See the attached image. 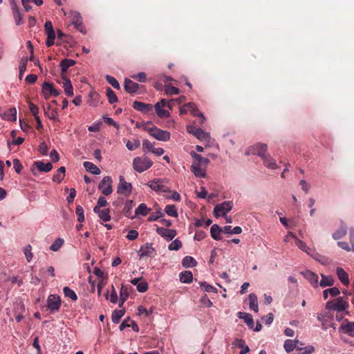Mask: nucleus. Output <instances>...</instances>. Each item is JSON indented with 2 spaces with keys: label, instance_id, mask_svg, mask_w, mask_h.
I'll return each instance as SVG.
<instances>
[{
  "label": "nucleus",
  "instance_id": "69168bd1",
  "mask_svg": "<svg viewBox=\"0 0 354 354\" xmlns=\"http://www.w3.org/2000/svg\"><path fill=\"white\" fill-rule=\"evenodd\" d=\"M137 290L140 292H145L148 290V283L144 280H141L140 282L136 286Z\"/></svg>",
  "mask_w": 354,
  "mask_h": 354
},
{
  "label": "nucleus",
  "instance_id": "a19ab883",
  "mask_svg": "<svg viewBox=\"0 0 354 354\" xmlns=\"http://www.w3.org/2000/svg\"><path fill=\"white\" fill-rule=\"evenodd\" d=\"M196 261L190 256H186L183 259L182 265L185 268H192L196 266Z\"/></svg>",
  "mask_w": 354,
  "mask_h": 354
},
{
  "label": "nucleus",
  "instance_id": "4d7b16f0",
  "mask_svg": "<svg viewBox=\"0 0 354 354\" xmlns=\"http://www.w3.org/2000/svg\"><path fill=\"white\" fill-rule=\"evenodd\" d=\"M182 247V242L178 239L173 241L168 246L169 250H178Z\"/></svg>",
  "mask_w": 354,
  "mask_h": 354
},
{
  "label": "nucleus",
  "instance_id": "a18cd8bd",
  "mask_svg": "<svg viewBox=\"0 0 354 354\" xmlns=\"http://www.w3.org/2000/svg\"><path fill=\"white\" fill-rule=\"evenodd\" d=\"M283 347L287 353H290L297 348L296 342L292 339H287L284 342Z\"/></svg>",
  "mask_w": 354,
  "mask_h": 354
},
{
  "label": "nucleus",
  "instance_id": "aec40b11",
  "mask_svg": "<svg viewBox=\"0 0 354 354\" xmlns=\"http://www.w3.org/2000/svg\"><path fill=\"white\" fill-rule=\"evenodd\" d=\"M336 274L342 284L346 286L349 285L350 280L348 274L342 268L338 267L336 270Z\"/></svg>",
  "mask_w": 354,
  "mask_h": 354
},
{
  "label": "nucleus",
  "instance_id": "7c9ffc66",
  "mask_svg": "<svg viewBox=\"0 0 354 354\" xmlns=\"http://www.w3.org/2000/svg\"><path fill=\"white\" fill-rule=\"evenodd\" d=\"M44 114L50 120H58V113H57V110L52 109L50 105H48L47 106V108H44Z\"/></svg>",
  "mask_w": 354,
  "mask_h": 354
},
{
  "label": "nucleus",
  "instance_id": "f3484780",
  "mask_svg": "<svg viewBox=\"0 0 354 354\" xmlns=\"http://www.w3.org/2000/svg\"><path fill=\"white\" fill-rule=\"evenodd\" d=\"M186 107H187L188 111H189L194 116L199 117L200 124H202L204 122L205 118L203 113L199 112L197 106L194 103L189 102L186 104Z\"/></svg>",
  "mask_w": 354,
  "mask_h": 354
},
{
  "label": "nucleus",
  "instance_id": "423d86ee",
  "mask_svg": "<svg viewBox=\"0 0 354 354\" xmlns=\"http://www.w3.org/2000/svg\"><path fill=\"white\" fill-rule=\"evenodd\" d=\"M148 133L158 140L167 141L170 139V133L169 131L162 130L156 127L153 129L148 130Z\"/></svg>",
  "mask_w": 354,
  "mask_h": 354
},
{
  "label": "nucleus",
  "instance_id": "c756f323",
  "mask_svg": "<svg viewBox=\"0 0 354 354\" xmlns=\"http://www.w3.org/2000/svg\"><path fill=\"white\" fill-rule=\"evenodd\" d=\"M339 329L348 335L354 337V322H348L346 324H342Z\"/></svg>",
  "mask_w": 354,
  "mask_h": 354
},
{
  "label": "nucleus",
  "instance_id": "5fc2aeb1",
  "mask_svg": "<svg viewBox=\"0 0 354 354\" xmlns=\"http://www.w3.org/2000/svg\"><path fill=\"white\" fill-rule=\"evenodd\" d=\"M105 78H106V80L108 82V83L110 84L114 88H115V89L120 88L119 82L114 77L106 75Z\"/></svg>",
  "mask_w": 354,
  "mask_h": 354
},
{
  "label": "nucleus",
  "instance_id": "e2e57ef3",
  "mask_svg": "<svg viewBox=\"0 0 354 354\" xmlns=\"http://www.w3.org/2000/svg\"><path fill=\"white\" fill-rule=\"evenodd\" d=\"M28 108L35 118L39 117V108L37 105L31 102H28Z\"/></svg>",
  "mask_w": 354,
  "mask_h": 354
},
{
  "label": "nucleus",
  "instance_id": "0eeeda50",
  "mask_svg": "<svg viewBox=\"0 0 354 354\" xmlns=\"http://www.w3.org/2000/svg\"><path fill=\"white\" fill-rule=\"evenodd\" d=\"M119 183L118 185V193L124 196H129L132 192V185L130 183H127L124 176H120Z\"/></svg>",
  "mask_w": 354,
  "mask_h": 354
},
{
  "label": "nucleus",
  "instance_id": "9b49d317",
  "mask_svg": "<svg viewBox=\"0 0 354 354\" xmlns=\"http://www.w3.org/2000/svg\"><path fill=\"white\" fill-rule=\"evenodd\" d=\"M35 167L37 169L38 171L41 172H48L53 169V165L50 162L45 163L41 160L35 161L30 168V170L34 176H37Z\"/></svg>",
  "mask_w": 354,
  "mask_h": 354
},
{
  "label": "nucleus",
  "instance_id": "ddd939ff",
  "mask_svg": "<svg viewBox=\"0 0 354 354\" xmlns=\"http://www.w3.org/2000/svg\"><path fill=\"white\" fill-rule=\"evenodd\" d=\"M41 90L46 99H48L51 95L57 97L60 93L58 90L54 88L53 84L49 82H44Z\"/></svg>",
  "mask_w": 354,
  "mask_h": 354
},
{
  "label": "nucleus",
  "instance_id": "bb28decb",
  "mask_svg": "<svg viewBox=\"0 0 354 354\" xmlns=\"http://www.w3.org/2000/svg\"><path fill=\"white\" fill-rule=\"evenodd\" d=\"M134 203L133 201L131 200H127L125 203H124V207L123 208V210H122V212H123V214L127 216V217H129L131 218H133L135 217L131 216V209L133 208V207L134 206Z\"/></svg>",
  "mask_w": 354,
  "mask_h": 354
},
{
  "label": "nucleus",
  "instance_id": "72a5a7b5",
  "mask_svg": "<svg viewBox=\"0 0 354 354\" xmlns=\"http://www.w3.org/2000/svg\"><path fill=\"white\" fill-rule=\"evenodd\" d=\"M72 22L77 28H79L82 32H83V30L81 28L82 20L80 13L77 12H72Z\"/></svg>",
  "mask_w": 354,
  "mask_h": 354
},
{
  "label": "nucleus",
  "instance_id": "393cba45",
  "mask_svg": "<svg viewBox=\"0 0 354 354\" xmlns=\"http://www.w3.org/2000/svg\"><path fill=\"white\" fill-rule=\"evenodd\" d=\"M62 77L64 80L63 88L64 89L65 93L68 96H73V88L72 84L71 82V80L68 78H67L66 75H62Z\"/></svg>",
  "mask_w": 354,
  "mask_h": 354
},
{
  "label": "nucleus",
  "instance_id": "473e14b6",
  "mask_svg": "<svg viewBox=\"0 0 354 354\" xmlns=\"http://www.w3.org/2000/svg\"><path fill=\"white\" fill-rule=\"evenodd\" d=\"M83 165L87 171H89L91 174H95V175L100 174V169L93 163H92L91 162L86 161L84 162Z\"/></svg>",
  "mask_w": 354,
  "mask_h": 354
},
{
  "label": "nucleus",
  "instance_id": "58836bf2",
  "mask_svg": "<svg viewBox=\"0 0 354 354\" xmlns=\"http://www.w3.org/2000/svg\"><path fill=\"white\" fill-rule=\"evenodd\" d=\"M28 62V57H24L20 61L19 66V78L20 80L22 79L23 75H24L25 71H26V66H27Z\"/></svg>",
  "mask_w": 354,
  "mask_h": 354
},
{
  "label": "nucleus",
  "instance_id": "2f4dec72",
  "mask_svg": "<svg viewBox=\"0 0 354 354\" xmlns=\"http://www.w3.org/2000/svg\"><path fill=\"white\" fill-rule=\"evenodd\" d=\"M262 159L266 167L271 169H274L277 167L275 160L269 154L266 155Z\"/></svg>",
  "mask_w": 354,
  "mask_h": 354
},
{
  "label": "nucleus",
  "instance_id": "5701e85b",
  "mask_svg": "<svg viewBox=\"0 0 354 354\" xmlns=\"http://www.w3.org/2000/svg\"><path fill=\"white\" fill-rule=\"evenodd\" d=\"M191 156L193 158L194 162L205 167V169L210 162L208 158L202 157L200 154H198L194 151L191 153Z\"/></svg>",
  "mask_w": 354,
  "mask_h": 354
},
{
  "label": "nucleus",
  "instance_id": "b1692460",
  "mask_svg": "<svg viewBox=\"0 0 354 354\" xmlns=\"http://www.w3.org/2000/svg\"><path fill=\"white\" fill-rule=\"evenodd\" d=\"M237 315L239 319H242L244 320L245 323L248 325V326L250 328H254V320H253L252 316L250 314L246 313L239 312Z\"/></svg>",
  "mask_w": 354,
  "mask_h": 354
},
{
  "label": "nucleus",
  "instance_id": "c85d7f7f",
  "mask_svg": "<svg viewBox=\"0 0 354 354\" xmlns=\"http://www.w3.org/2000/svg\"><path fill=\"white\" fill-rule=\"evenodd\" d=\"M347 233V227L346 225H342L332 235L333 238L335 240L340 239L345 236Z\"/></svg>",
  "mask_w": 354,
  "mask_h": 354
},
{
  "label": "nucleus",
  "instance_id": "052dcab7",
  "mask_svg": "<svg viewBox=\"0 0 354 354\" xmlns=\"http://www.w3.org/2000/svg\"><path fill=\"white\" fill-rule=\"evenodd\" d=\"M140 145L139 140H135L133 142L128 140L127 142L126 146L127 149L130 151H133L137 149Z\"/></svg>",
  "mask_w": 354,
  "mask_h": 354
},
{
  "label": "nucleus",
  "instance_id": "39448f33",
  "mask_svg": "<svg viewBox=\"0 0 354 354\" xmlns=\"http://www.w3.org/2000/svg\"><path fill=\"white\" fill-rule=\"evenodd\" d=\"M147 185L156 192H169V187L165 184V180L160 178H156L149 181Z\"/></svg>",
  "mask_w": 354,
  "mask_h": 354
},
{
  "label": "nucleus",
  "instance_id": "6e6d98bb",
  "mask_svg": "<svg viewBox=\"0 0 354 354\" xmlns=\"http://www.w3.org/2000/svg\"><path fill=\"white\" fill-rule=\"evenodd\" d=\"M131 324H133L135 327L138 329V325L135 323V322L132 319H131L129 317L127 319H125L122 324L120 326V330H123L127 327H130Z\"/></svg>",
  "mask_w": 354,
  "mask_h": 354
},
{
  "label": "nucleus",
  "instance_id": "680f3d73",
  "mask_svg": "<svg viewBox=\"0 0 354 354\" xmlns=\"http://www.w3.org/2000/svg\"><path fill=\"white\" fill-rule=\"evenodd\" d=\"M120 300H122V301H126L127 300L129 297V290L127 287L122 286L120 292Z\"/></svg>",
  "mask_w": 354,
  "mask_h": 354
},
{
  "label": "nucleus",
  "instance_id": "4c0bfd02",
  "mask_svg": "<svg viewBox=\"0 0 354 354\" xmlns=\"http://www.w3.org/2000/svg\"><path fill=\"white\" fill-rule=\"evenodd\" d=\"M94 212L97 213L99 217L105 222L111 220V216L109 214L110 210L109 208L104 209H99L98 211H94Z\"/></svg>",
  "mask_w": 354,
  "mask_h": 354
},
{
  "label": "nucleus",
  "instance_id": "13d9d810",
  "mask_svg": "<svg viewBox=\"0 0 354 354\" xmlns=\"http://www.w3.org/2000/svg\"><path fill=\"white\" fill-rule=\"evenodd\" d=\"M24 254L26 256L27 261L30 262L32 260V257H33V254H32V247H31V245H26L24 248Z\"/></svg>",
  "mask_w": 354,
  "mask_h": 354
},
{
  "label": "nucleus",
  "instance_id": "2eb2a0df",
  "mask_svg": "<svg viewBox=\"0 0 354 354\" xmlns=\"http://www.w3.org/2000/svg\"><path fill=\"white\" fill-rule=\"evenodd\" d=\"M266 150H267V145H266L262 144V143H258V144L252 146L249 149V151L247 153L248 154H249V153L256 154V155H258V156H261V158H262L266 155H267L266 153Z\"/></svg>",
  "mask_w": 354,
  "mask_h": 354
},
{
  "label": "nucleus",
  "instance_id": "4468645a",
  "mask_svg": "<svg viewBox=\"0 0 354 354\" xmlns=\"http://www.w3.org/2000/svg\"><path fill=\"white\" fill-rule=\"evenodd\" d=\"M156 232L162 237L165 238L167 241H171L176 236V231L175 230L162 227H158Z\"/></svg>",
  "mask_w": 354,
  "mask_h": 354
},
{
  "label": "nucleus",
  "instance_id": "6ab92c4d",
  "mask_svg": "<svg viewBox=\"0 0 354 354\" xmlns=\"http://www.w3.org/2000/svg\"><path fill=\"white\" fill-rule=\"evenodd\" d=\"M140 257H151L155 252V249L152 247V243H147L142 245L140 250Z\"/></svg>",
  "mask_w": 354,
  "mask_h": 354
},
{
  "label": "nucleus",
  "instance_id": "1a4fd4ad",
  "mask_svg": "<svg viewBox=\"0 0 354 354\" xmlns=\"http://www.w3.org/2000/svg\"><path fill=\"white\" fill-rule=\"evenodd\" d=\"M44 27L47 35L46 44L48 47H50L55 44V32L54 31L52 22L50 21H46Z\"/></svg>",
  "mask_w": 354,
  "mask_h": 354
},
{
  "label": "nucleus",
  "instance_id": "37998d69",
  "mask_svg": "<svg viewBox=\"0 0 354 354\" xmlns=\"http://www.w3.org/2000/svg\"><path fill=\"white\" fill-rule=\"evenodd\" d=\"M151 211L150 208H148L145 203H141L135 210V216L140 214L142 216H147Z\"/></svg>",
  "mask_w": 354,
  "mask_h": 354
},
{
  "label": "nucleus",
  "instance_id": "7ed1b4c3",
  "mask_svg": "<svg viewBox=\"0 0 354 354\" xmlns=\"http://www.w3.org/2000/svg\"><path fill=\"white\" fill-rule=\"evenodd\" d=\"M152 165L153 162L147 157H136L133 161V169L140 173L148 169L152 166Z\"/></svg>",
  "mask_w": 354,
  "mask_h": 354
},
{
  "label": "nucleus",
  "instance_id": "de8ad7c7",
  "mask_svg": "<svg viewBox=\"0 0 354 354\" xmlns=\"http://www.w3.org/2000/svg\"><path fill=\"white\" fill-rule=\"evenodd\" d=\"M105 297L106 299H109L110 301L113 304H116L118 302V295L113 285L111 286V293L110 295V297H109V291H106Z\"/></svg>",
  "mask_w": 354,
  "mask_h": 354
},
{
  "label": "nucleus",
  "instance_id": "20e7f679",
  "mask_svg": "<svg viewBox=\"0 0 354 354\" xmlns=\"http://www.w3.org/2000/svg\"><path fill=\"white\" fill-rule=\"evenodd\" d=\"M233 207L232 201H224L214 207V215L216 217L225 216Z\"/></svg>",
  "mask_w": 354,
  "mask_h": 354
},
{
  "label": "nucleus",
  "instance_id": "09e8293b",
  "mask_svg": "<svg viewBox=\"0 0 354 354\" xmlns=\"http://www.w3.org/2000/svg\"><path fill=\"white\" fill-rule=\"evenodd\" d=\"M64 241L61 238H57L53 243V244L50 247V250L54 252L58 251L62 246L64 245Z\"/></svg>",
  "mask_w": 354,
  "mask_h": 354
},
{
  "label": "nucleus",
  "instance_id": "c9c22d12",
  "mask_svg": "<svg viewBox=\"0 0 354 354\" xmlns=\"http://www.w3.org/2000/svg\"><path fill=\"white\" fill-rule=\"evenodd\" d=\"M249 301H250V308L253 310L255 312H258V299L257 297L254 293H250L249 295Z\"/></svg>",
  "mask_w": 354,
  "mask_h": 354
},
{
  "label": "nucleus",
  "instance_id": "f257e3e1",
  "mask_svg": "<svg viewBox=\"0 0 354 354\" xmlns=\"http://www.w3.org/2000/svg\"><path fill=\"white\" fill-rule=\"evenodd\" d=\"M176 100L171 99L167 101L165 99H162L154 105V109L157 115L160 118H168L170 117V113L168 111L165 110L163 108L167 107L170 110L173 109V107L176 104Z\"/></svg>",
  "mask_w": 354,
  "mask_h": 354
},
{
  "label": "nucleus",
  "instance_id": "603ef678",
  "mask_svg": "<svg viewBox=\"0 0 354 354\" xmlns=\"http://www.w3.org/2000/svg\"><path fill=\"white\" fill-rule=\"evenodd\" d=\"M165 92L167 95H172L178 94L180 91L177 87L173 86L170 84H166L165 86Z\"/></svg>",
  "mask_w": 354,
  "mask_h": 354
},
{
  "label": "nucleus",
  "instance_id": "79ce46f5",
  "mask_svg": "<svg viewBox=\"0 0 354 354\" xmlns=\"http://www.w3.org/2000/svg\"><path fill=\"white\" fill-rule=\"evenodd\" d=\"M106 95L110 104H113L118 101L116 94L110 87L106 88Z\"/></svg>",
  "mask_w": 354,
  "mask_h": 354
},
{
  "label": "nucleus",
  "instance_id": "a878e982",
  "mask_svg": "<svg viewBox=\"0 0 354 354\" xmlns=\"http://www.w3.org/2000/svg\"><path fill=\"white\" fill-rule=\"evenodd\" d=\"M75 61L71 59H64L60 63L61 67V75H66V73L69 67L73 66L75 64Z\"/></svg>",
  "mask_w": 354,
  "mask_h": 354
},
{
  "label": "nucleus",
  "instance_id": "a211bd4d",
  "mask_svg": "<svg viewBox=\"0 0 354 354\" xmlns=\"http://www.w3.org/2000/svg\"><path fill=\"white\" fill-rule=\"evenodd\" d=\"M191 170L194 173V174L198 178H204L206 175V169L196 162H193L191 166Z\"/></svg>",
  "mask_w": 354,
  "mask_h": 354
},
{
  "label": "nucleus",
  "instance_id": "8fccbe9b",
  "mask_svg": "<svg viewBox=\"0 0 354 354\" xmlns=\"http://www.w3.org/2000/svg\"><path fill=\"white\" fill-rule=\"evenodd\" d=\"M165 211L167 215L173 217L178 216V212L174 205H167L165 208Z\"/></svg>",
  "mask_w": 354,
  "mask_h": 354
},
{
  "label": "nucleus",
  "instance_id": "4be33fe9",
  "mask_svg": "<svg viewBox=\"0 0 354 354\" xmlns=\"http://www.w3.org/2000/svg\"><path fill=\"white\" fill-rule=\"evenodd\" d=\"M124 89L127 93H135L137 92L139 84L136 82H133L129 79H126L124 81Z\"/></svg>",
  "mask_w": 354,
  "mask_h": 354
},
{
  "label": "nucleus",
  "instance_id": "774afa93",
  "mask_svg": "<svg viewBox=\"0 0 354 354\" xmlns=\"http://www.w3.org/2000/svg\"><path fill=\"white\" fill-rule=\"evenodd\" d=\"M164 216V214L161 211H157L155 213L151 214L149 218V221H155Z\"/></svg>",
  "mask_w": 354,
  "mask_h": 354
},
{
  "label": "nucleus",
  "instance_id": "6e6552de",
  "mask_svg": "<svg viewBox=\"0 0 354 354\" xmlns=\"http://www.w3.org/2000/svg\"><path fill=\"white\" fill-rule=\"evenodd\" d=\"M112 179L110 176H107L103 178L98 185V188L101 190L102 193L105 196L110 195L112 192Z\"/></svg>",
  "mask_w": 354,
  "mask_h": 354
},
{
  "label": "nucleus",
  "instance_id": "dca6fc26",
  "mask_svg": "<svg viewBox=\"0 0 354 354\" xmlns=\"http://www.w3.org/2000/svg\"><path fill=\"white\" fill-rule=\"evenodd\" d=\"M133 108L143 113H149L153 111L154 106L151 104H146L139 101H134L133 103Z\"/></svg>",
  "mask_w": 354,
  "mask_h": 354
},
{
  "label": "nucleus",
  "instance_id": "f704fd0d",
  "mask_svg": "<svg viewBox=\"0 0 354 354\" xmlns=\"http://www.w3.org/2000/svg\"><path fill=\"white\" fill-rule=\"evenodd\" d=\"M193 274L191 271H184L180 274V281L184 283H189L192 281Z\"/></svg>",
  "mask_w": 354,
  "mask_h": 354
},
{
  "label": "nucleus",
  "instance_id": "f03ea898",
  "mask_svg": "<svg viewBox=\"0 0 354 354\" xmlns=\"http://www.w3.org/2000/svg\"><path fill=\"white\" fill-rule=\"evenodd\" d=\"M349 307V304L343 297H338L335 300L328 301L326 304V308L328 310L342 312Z\"/></svg>",
  "mask_w": 354,
  "mask_h": 354
},
{
  "label": "nucleus",
  "instance_id": "c03bdc74",
  "mask_svg": "<svg viewBox=\"0 0 354 354\" xmlns=\"http://www.w3.org/2000/svg\"><path fill=\"white\" fill-rule=\"evenodd\" d=\"M124 310H115L111 316L112 322L114 324H117L120 322L122 317L124 315Z\"/></svg>",
  "mask_w": 354,
  "mask_h": 354
},
{
  "label": "nucleus",
  "instance_id": "0e129e2a",
  "mask_svg": "<svg viewBox=\"0 0 354 354\" xmlns=\"http://www.w3.org/2000/svg\"><path fill=\"white\" fill-rule=\"evenodd\" d=\"M107 204L108 203L106 198L103 196H100L98 198L97 205L94 207L93 211H98V209H100L102 207H106Z\"/></svg>",
  "mask_w": 354,
  "mask_h": 354
},
{
  "label": "nucleus",
  "instance_id": "864d4df0",
  "mask_svg": "<svg viewBox=\"0 0 354 354\" xmlns=\"http://www.w3.org/2000/svg\"><path fill=\"white\" fill-rule=\"evenodd\" d=\"M195 136L201 140H206L209 138V134L204 131L202 129L198 128Z\"/></svg>",
  "mask_w": 354,
  "mask_h": 354
},
{
  "label": "nucleus",
  "instance_id": "cd10ccee",
  "mask_svg": "<svg viewBox=\"0 0 354 354\" xmlns=\"http://www.w3.org/2000/svg\"><path fill=\"white\" fill-rule=\"evenodd\" d=\"M12 15L15 21V24L19 26L24 24L23 17L19 8L16 5L12 6Z\"/></svg>",
  "mask_w": 354,
  "mask_h": 354
},
{
  "label": "nucleus",
  "instance_id": "9d476101",
  "mask_svg": "<svg viewBox=\"0 0 354 354\" xmlns=\"http://www.w3.org/2000/svg\"><path fill=\"white\" fill-rule=\"evenodd\" d=\"M61 306V299L56 295H50L47 299V308L52 312H57Z\"/></svg>",
  "mask_w": 354,
  "mask_h": 354
},
{
  "label": "nucleus",
  "instance_id": "bf43d9fd",
  "mask_svg": "<svg viewBox=\"0 0 354 354\" xmlns=\"http://www.w3.org/2000/svg\"><path fill=\"white\" fill-rule=\"evenodd\" d=\"M75 213L77 216V221L80 223H82L84 221V214L83 207L80 205H77L75 209Z\"/></svg>",
  "mask_w": 354,
  "mask_h": 354
},
{
  "label": "nucleus",
  "instance_id": "3c124183",
  "mask_svg": "<svg viewBox=\"0 0 354 354\" xmlns=\"http://www.w3.org/2000/svg\"><path fill=\"white\" fill-rule=\"evenodd\" d=\"M63 292L65 297H69L73 301H76L77 299V296L76 293L69 287H64L63 289Z\"/></svg>",
  "mask_w": 354,
  "mask_h": 354
},
{
  "label": "nucleus",
  "instance_id": "338daca9",
  "mask_svg": "<svg viewBox=\"0 0 354 354\" xmlns=\"http://www.w3.org/2000/svg\"><path fill=\"white\" fill-rule=\"evenodd\" d=\"M295 244L301 250H303L307 253H309V252H308L309 248L307 247L306 244L301 240L299 239L298 238H295Z\"/></svg>",
  "mask_w": 354,
  "mask_h": 354
},
{
  "label": "nucleus",
  "instance_id": "f8f14e48",
  "mask_svg": "<svg viewBox=\"0 0 354 354\" xmlns=\"http://www.w3.org/2000/svg\"><path fill=\"white\" fill-rule=\"evenodd\" d=\"M230 225H226L223 228L220 227L217 224H214L210 228L211 236L214 240H221V233H230Z\"/></svg>",
  "mask_w": 354,
  "mask_h": 354
},
{
  "label": "nucleus",
  "instance_id": "412c9836",
  "mask_svg": "<svg viewBox=\"0 0 354 354\" xmlns=\"http://www.w3.org/2000/svg\"><path fill=\"white\" fill-rule=\"evenodd\" d=\"M304 277L314 286H318V275L310 270H306L302 272Z\"/></svg>",
  "mask_w": 354,
  "mask_h": 354
},
{
  "label": "nucleus",
  "instance_id": "49530a36",
  "mask_svg": "<svg viewBox=\"0 0 354 354\" xmlns=\"http://www.w3.org/2000/svg\"><path fill=\"white\" fill-rule=\"evenodd\" d=\"M5 118L8 121H16L17 120V109L15 107L10 108L5 114Z\"/></svg>",
  "mask_w": 354,
  "mask_h": 354
},
{
  "label": "nucleus",
  "instance_id": "e433bc0d",
  "mask_svg": "<svg viewBox=\"0 0 354 354\" xmlns=\"http://www.w3.org/2000/svg\"><path fill=\"white\" fill-rule=\"evenodd\" d=\"M322 279L319 282V285L322 287L331 286L334 284V279L331 276H326L323 274H321Z\"/></svg>",
  "mask_w": 354,
  "mask_h": 354
},
{
  "label": "nucleus",
  "instance_id": "ea45409f",
  "mask_svg": "<svg viewBox=\"0 0 354 354\" xmlns=\"http://www.w3.org/2000/svg\"><path fill=\"white\" fill-rule=\"evenodd\" d=\"M339 293H340V291H339V288H337V287H333V288L326 289L325 290H324L323 297L324 299H327L328 297V294L331 297H336L338 295H339Z\"/></svg>",
  "mask_w": 354,
  "mask_h": 354
}]
</instances>
